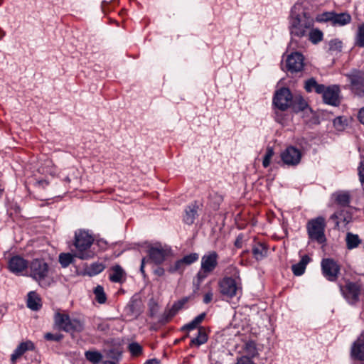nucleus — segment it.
Wrapping results in <instances>:
<instances>
[{"mask_svg":"<svg viewBox=\"0 0 364 364\" xmlns=\"http://www.w3.org/2000/svg\"><path fill=\"white\" fill-rule=\"evenodd\" d=\"M27 306L33 311H38L41 308V299L35 291L28 294Z\"/></svg>","mask_w":364,"mask_h":364,"instance_id":"obj_25","label":"nucleus"},{"mask_svg":"<svg viewBox=\"0 0 364 364\" xmlns=\"http://www.w3.org/2000/svg\"><path fill=\"white\" fill-rule=\"evenodd\" d=\"M159 362L157 359L156 358H154V359H149L148 360H146L144 364H159Z\"/></svg>","mask_w":364,"mask_h":364,"instance_id":"obj_59","label":"nucleus"},{"mask_svg":"<svg viewBox=\"0 0 364 364\" xmlns=\"http://www.w3.org/2000/svg\"><path fill=\"white\" fill-rule=\"evenodd\" d=\"M243 235L242 234H240L238 235V236L237 237L236 240H235V246L237 247V248H241L242 246V242H243Z\"/></svg>","mask_w":364,"mask_h":364,"instance_id":"obj_53","label":"nucleus"},{"mask_svg":"<svg viewBox=\"0 0 364 364\" xmlns=\"http://www.w3.org/2000/svg\"><path fill=\"white\" fill-rule=\"evenodd\" d=\"M360 181L364 184V157L361 159L358 168Z\"/></svg>","mask_w":364,"mask_h":364,"instance_id":"obj_51","label":"nucleus"},{"mask_svg":"<svg viewBox=\"0 0 364 364\" xmlns=\"http://www.w3.org/2000/svg\"><path fill=\"white\" fill-rule=\"evenodd\" d=\"M329 50L333 51H341L342 48V42L338 39H333L328 43Z\"/></svg>","mask_w":364,"mask_h":364,"instance_id":"obj_48","label":"nucleus"},{"mask_svg":"<svg viewBox=\"0 0 364 364\" xmlns=\"http://www.w3.org/2000/svg\"><path fill=\"white\" fill-rule=\"evenodd\" d=\"M128 350L131 355L135 357L141 355L143 352L142 346L136 342H132L129 343L128 346Z\"/></svg>","mask_w":364,"mask_h":364,"instance_id":"obj_39","label":"nucleus"},{"mask_svg":"<svg viewBox=\"0 0 364 364\" xmlns=\"http://www.w3.org/2000/svg\"><path fill=\"white\" fill-rule=\"evenodd\" d=\"M351 16L347 13H334L333 21L332 25L334 26H343L350 23Z\"/></svg>","mask_w":364,"mask_h":364,"instance_id":"obj_24","label":"nucleus"},{"mask_svg":"<svg viewBox=\"0 0 364 364\" xmlns=\"http://www.w3.org/2000/svg\"><path fill=\"white\" fill-rule=\"evenodd\" d=\"M198 206L196 203H191L186 208L183 217V220L186 224L191 225L194 223L198 216Z\"/></svg>","mask_w":364,"mask_h":364,"instance_id":"obj_20","label":"nucleus"},{"mask_svg":"<svg viewBox=\"0 0 364 364\" xmlns=\"http://www.w3.org/2000/svg\"><path fill=\"white\" fill-rule=\"evenodd\" d=\"M304 58L299 52H294L289 55L286 59L287 70L291 73H298L304 68Z\"/></svg>","mask_w":364,"mask_h":364,"instance_id":"obj_12","label":"nucleus"},{"mask_svg":"<svg viewBox=\"0 0 364 364\" xmlns=\"http://www.w3.org/2000/svg\"><path fill=\"white\" fill-rule=\"evenodd\" d=\"M293 95L287 87H282L276 91L273 97V104L282 111L287 110L291 107Z\"/></svg>","mask_w":364,"mask_h":364,"instance_id":"obj_8","label":"nucleus"},{"mask_svg":"<svg viewBox=\"0 0 364 364\" xmlns=\"http://www.w3.org/2000/svg\"><path fill=\"white\" fill-rule=\"evenodd\" d=\"M149 311L150 317H154L158 311H159V305L153 299H151L149 302Z\"/></svg>","mask_w":364,"mask_h":364,"instance_id":"obj_47","label":"nucleus"},{"mask_svg":"<svg viewBox=\"0 0 364 364\" xmlns=\"http://www.w3.org/2000/svg\"><path fill=\"white\" fill-rule=\"evenodd\" d=\"M220 292L223 296L232 298L237 295L239 289L237 283L232 277H224L219 282Z\"/></svg>","mask_w":364,"mask_h":364,"instance_id":"obj_13","label":"nucleus"},{"mask_svg":"<svg viewBox=\"0 0 364 364\" xmlns=\"http://www.w3.org/2000/svg\"><path fill=\"white\" fill-rule=\"evenodd\" d=\"M326 227V219L318 216L309 220L306 223V231L309 239L319 245H325L327 239L325 235Z\"/></svg>","mask_w":364,"mask_h":364,"instance_id":"obj_4","label":"nucleus"},{"mask_svg":"<svg viewBox=\"0 0 364 364\" xmlns=\"http://www.w3.org/2000/svg\"><path fill=\"white\" fill-rule=\"evenodd\" d=\"M28 261L19 255L13 256L8 262V269L16 275L21 274L27 269H28Z\"/></svg>","mask_w":364,"mask_h":364,"instance_id":"obj_14","label":"nucleus"},{"mask_svg":"<svg viewBox=\"0 0 364 364\" xmlns=\"http://www.w3.org/2000/svg\"><path fill=\"white\" fill-rule=\"evenodd\" d=\"M29 276L41 287L47 288L53 282L52 269L43 259H34L28 266Z\"/></svg>","mask_w":364,"mask_h":364,"instance_id":"obj_2","label":"nucleus"},{"mask_svg":"<svg viewBox=\"0 0 364 364\" xmlns=\"http://www.w3.org/2000/svg\"><path fill=\"white\" fill-rule=\"evenodd\" d=\"M33 349L34 344L33 342L28 341L21 343L11 355V361L12 364H14L16 360L20 358L26 350Z\"/></svg>","mask_w":364,"mask_h":364,"instance_id":"obj_19","label":"nucleus"},{"mask_svg":"<svg viewBox=\"0 0 364 364\" xmlns=\"http://www.w3.org/2000/svg\"><path fill=\"white\" fill-rule=\"evenodd\" d=\"M252 252L253 257L256 260H257V261L262 260L263 258H264L267 256V247L263 243L257 242L252 247Z\"/></svg>","mask_w":364,"mask_h":364,"instance_id":"obj_26","label":"nucleus"},{"mask_svg":"<svg viewBox=\"0 0 364 364\" xmlns=\"http://www.w3.org/2000/svg\"><path fill=\"white\" fill-rule=\"evenodd\" d=\"M308 39L313 44H318L319 42L322 41L323 38V32L318 28H311L307 35Z\"/></svg>","mask_w":364,"mask_h":364,"instance_id":"obj_32","label":"nucleus"},{"mask_svg":"<svg viewBox=\"0 0 364 364\" xmlns=\"http://www.w3.org/2000/svg\"><path fill=\"white\" fill-rule=\"evenodd\" d=\"M358 119L359 122L364 125V107L359 110L358 114Z\"/></svg>","mask_w":364,"mask_h":364,"instance_id":"obj_56","label":"nucleus"},{"mask_svg":"<svg viewBox=\"0 0 364 364\" xmlns=\"http://www.w3.org/2000/svg\"><path fill=\"white\" fill-rule=\"evenodd\" d=\"M5 36V32L0 28V40Z\"/></svg>","mask_w":364,"mask_h":364,"instance_id":"obj_62","label":"nucleus"},{"mask_svg":"<svg viewBox=\"0 0 364 364\" xmlns=\"http://www.w3.org/2000/svg\"><path fill=\"white\" fill-rule=\"evenodd\" d=\"M235 364H255L250 358L248 356H242L237 360Z\"/></svg>","mask_w":364,"mask_h":364,"instance_id":"obj_52","label":"nucleus"},{"mask_svg":"<svg viewBox=\"0 0 364 364\" xmlns=\"http://www.w3.org/2000/svg\"><path fill=\"white\" fill-rule=\"evenodd\" d=\"M54 323L59 329L68 333L82 332L84 323L79 319H71L68 314L56 312L54 315Z\"/></svg>","mask_w":364,"mask_h":364,"instance_id":"obj_6","label":"nucleus"},{"mask_svg":"<svg viewBox=\"0 0 364 364\" xmlns=\"http://www.w3.org/2000/svg\"><path fill=\"white\" fill-rule=\"evenodd\" d=\"M94 242L93 237L85 230H80L75 232L74 245L76 248L75 257L80 259H90L94 257V252L90 247Z\"/></svg>","mask_w":364,"mask_h":364,"instance_id":"obj_3","label":"nucleus"},{"mask_svg":"<svg viewBox=\"0 0 364 364\" xmlns=\"http://www.w3.org/2000/svg\"><path fill=\"white\" fill-rule=\"evenodd\" d=\"M164 269L162 268V267H157L155 270H154V274L157 276H163L164 274Z\"/></svg>","mask_w":364,"mask_h":364,"instance_id":"obj_57","label":"nucleus"},{"mask_svg":"<svg viewBox=\"0 0 364 364\" xmlns=\"http://www.w3.org/2000/svg\"><path fill=\"white\" fill-rule=\"evenodd\" d=\"M63 338V335L61 333H46L44 335V338L47 341H60Z\"/></svg>","mask_w":364,"mask_h":364,"instance_id":"obj_49","label":"nucleus"},{"mask_svg":"<svg viewBox=\"0 0 364 364\" xmlns=\"http://www.w3.org/2000/svg\"><path fill=\"white\" fill-rule=\"evenodd\" d=\"M210 274L209 272H205L204 269H200L197 273L196 279L193 281V284L196 286V289L198 290L202 282Z\"/></svg>","mask_w":364,"mask_h":364,"instance_id":"obj_40","label":"nucleus"},{"mask_svg":"<svg viewBox=\"0 0 364 364\" xmlns=\"http://www.w3.org/2000/svg\"><path fill=\"white\" fill-rule=\"evenodd\" d=\"M323 84H318L314 78L311 77L305 82L304 88L308 92L314 90L316 93L319 94L323 92Z\"/></svg>","mask_w":364,"mask_h":364,"instance_id":"obj_29","label":"nucleus"},{"mask_svg":"<svg viewBox=\"0 0 364 364\" xmlns=\"http://www.w3.org/2000/svg\"><path fill=\"white\" fill-rule=\"evenodd\" d=\"M38 183L39 184L42 185L43 186H44L45 185L46 186L48 185V182L46 181H39Z\"/></svg>","mask_w":364,"mask_h":364,"instance_id":"obj_61","label":"nucleus"},{"mask_svg":"<svg viewBox=\"0 0 364 364\" xmlns=\"http://www.w3.org/2000/svg\"><path fill=\"white\" fill-rule=\"evenodd\" d=\"M105 267L102 263L94 262L91 264L89 267H87L85 269V272L86 274L92 277L102 272L105 269Z\"/></svg>","mask_w":364,"mask_h":364,"instance_id":"obj_33","label":"nucleus"},{"mask_svg":"<svg viewBox=\"0 0 364 364\" xmlns=\"http://www.w3.org/2000/svg\"><path fill=\"white\" fill-rule=\"evenodd\" d=\"M350 357L354 360L364 362V332L352 343Z\"/></svg>","mask_w":364,"mask_h":364,"instance_id":"obj_15","label":"nucleus"},{"mask_svg":"<svg viewBox=\"0 0 364 364\" xmlns=\"http://www.w3.org/2000/svg\"><path fill=\"white\" fill-rule=\"evenodd\" d=\"M333 124L337 130L341 131L347 125V120L343 117H338L333 119Z\"/></svg>","mask_w":364,"mask_h":364,"instance_id":"obj_43","label":"nucleus"},{"mask_svg":"<svg viewBox=\"0 0 364 364\" xmlns=\"http://www.w3.org/2000/svg\"><path fill=\"white\" fill-rule=\"evenodd\" d=\"M111 272L109 276V280L116 283L122 282L123 277L125 276L124 269L119 265L117 264L111 268Z\"/></svg>","mask_w":364,"mask_h":364,"instance_id":"obj_27","label":"nucleus"},{"mask_svg":"<svg viewBox=\"0 0 364 364\" xmlns=\"http://www.w3.org/2000/svg\"><path fill=\"white\" fill-rule=\"evenodd\" d=\"M122 352L119 348H112L107 351L106 356L112 361L119 362L122 358Z\"/></svg>","mask_w":364,"mask_h":364,"instance_id":"obj_38","label":"nucleus"},{"mask_svg":"<svg viewBox=\"0 0 364 364\" xmlns=\"http://www.w3.org/2000/svg\"><path fill=\"white\" fill-rule=\"evenodd\" d=\"M117 362L105 360L103 362V364H117Z\"/></svg>","mask_w":364,"mask_h":364,"instance_id":"obj_60","label":"nucleus"},{"mask_svg":"<svg viewBox=\"0 0 364 364\" xmlns=\"http://www.w3.org/2000/svg\"><path fill=\"white\" fill-rule=\"evenodd\" d=\"M340 92L339 86L333 85L328 87L323 85V90L321 94H322L324 103L332 106H338L341 103Z\"/></svg>","mask_w":364,"mask_h":364,"instance_id":"obj_10","label":"nucleus"},{"mask_svg":"<svg viewBox=\"0 0 364 364\" xmlns=\"http://www.w3.org/2000/svg\"><path fill=\"white\" fill-rule=\"evenodd\" d=\"M306 2L299 0L291 9L289 18V31L291 43H297V41L307 37L308 33L314 27V19L306 11Z\"/></svg>","mask_w":364,"mask_h":364,"instance_id":"obj_1","label":"nucleus"},{"mask_svg":"<svg viewBox=\"0 0 364 364\" xmlns=\"http://www.w3.org/2000/svg\"><path fill=\"white\" fill-rule=\"evenodd\" d=\"M346 247L348 250L356 248L361 244L362 240L358 235L352 232H348L346 237Z\"/></svg>","mask_w":364,"mask_h":364,"instance_id":"obj_30","label":"nucleus"},{"mask_svg":"<svg viewBox=\"0 0 364 364\" xmlns=\"http://www.w3.org/2000/svg\"><path fill=\"white\" fill-rule=\"evenodd\" d=\"M94 294L95 299L99 304H105L107 301V296L104 291V288L101 285H97L94 289Z\"/></svg>","mask_w":364,"mask_h":364,"instance_id":"obj_37","label":"nucleus"},{"mask_svg":"<svg viewBox=\"0 0 364 364\" xmlns=\"http://www.w3.org/2000/svg\"><path fill=\"white\" fill-rule=\"evenodd\" d=\"M200 327V325L195 321L194 319H193L191 322H189L188 323L184 325L183 327H182V331H191V330H193V329H198V328Z\"/></svg>","mask_w":364,"mask_h":364,"instance_id":"obj_50","label":"nucleus"},{"mask_svg":"<svg viewBox=\"0 0 364 364\" xmlns=\"http://www.w3.org/2000/svg\"><path fill=\"white\" fill-rule=\"evenodd\" d=\"M330 220L335 223L336 228H338L341 223H343L344 225H348L352 220V214L350 211L342 209L333 213Z\"/></svg>","mask_w":364,"mask_h":364,"instance_id":"obj_18","label":"nucleus"},{"mask_svg":"<svg viewBox=\"0 0 364 364\" xmlns=\"http://www.w3.org/2000/svg\"><path fill=\"white\" fill-rule=\"evenodd\" d=\"M144 265H145V258H143L141 259V264L140 267V272L143 274L144 277H145V272H144Z\"/></svg>","mask_w":364,"mask_h":364,"instance_id":"obj_58","label":"nucleus"},{"mask_svg":"<svg viewBox=\"0 0 364 364\" xmlns=\"http://www.w3.org/2000/svg\"><path fill=\"white\" fill-rule=\"evenodd\" d=\"M346 76L350 82L352 92L358 97H364V72L355 69Z\"/></svg>","mask_w":364,"mask_h":364,"instance_id":"obj_7","label":"nucleus"},{"mask_svg":"<svg viewBox=\"0 0 364 364\" xmlns=\"http://www.w3.org/2000/svg\"><path fill=\"white\" fill-rule=\"evenodd\" d=\"M205 316L206 313L203 312L200 314L198 315L196 317H195L193 319L200 325V323L205 319Z\"/></svg>","mask_w":364,"mask_h":364,"instance_id":"obj_55","label":"nucleus"},{"mask_svg":"<svg viewBox=\"0 0 364 364\" xmlns=\"http://www.w3.org/2000/svg\"><path fill=\"white\" fill-rule=\"evenodd\" d=\"M310 260L311 259L308 255H304L298 263L291 266L293 274L295 276L302 275L304 273L306 265L309 264Z\"/></svg>","mask_w":364,"mask_h":364,"instance_id":"obj_23","label":"nucleus"},{"mask_svg":"<svg viewBox=\"0 0 364 364\" xmlns=\"http://www.w3.org/2000/svg\"><path fill=\"white\" fill-rule=\"evenodd\" d=\"M183 303L179 301L177 304H174L171 309L166 311L161 318H160L159 321L163 323H166L170 321V319L175 316L177 311L181 308Z\"/></svg>","mask_w":364,"mask_h":364,"instance_id":"obj_28","label":"nucleus"},{"mask_svg":"<svg viewBox=\"0 0 364 364\" xmlns=\"http://www.w3.org/2000/svg\"><path fill=\"white\" fill-rule=\"evenodd\" d=\"M321 270L323 275L330 282H336L340 274V265L331 258H324L322 259Z\"/></svg>","mask_w":364,"mask_h":364,"instance_id":"obj_9","label":"nucleus"},{"mask_svg":"<svg viewBox=\"0 0 364 364\" xmlns=\"http://www.w3.org/2000/svg\"><path fill=\"white\" fill-rule=\"evenodd\" d=\"M85 356L87 360L94 364L99 363L103 358L102 353L97 350H87L85 353Z\"/></svg>","mask_w":364,"mask_h":364,"instance_id":"obj_35","label":"nucleus"},{"mask_svg":"<svg viewBox=\"0 0 364 364\" xmlns=\"http://www.w3.org/2000/svg\"><path fill=\"white\" fill-rule=\"evenodd\" d=\"M335 202L341 207L346 208L349 206L351 196L348 191H340L333 194Z\"/></svg>","mask_w":364,"mask_h":364,"instance_id":"obj_21","label":"nucleus"},{"mask_svg":"<svg viewBox=\"0 0 364 364\" xmlns=\"http://www.w3.org/2000/svg\"><path fill=\"white\" fill-rule=\"evenodd\" d=\"M1 3H2V0H0V5L1 4Z\"/></svg>","mask_w":364,"mask_h":364,"instance_id":"obj_63","label":"nucleus"},{"mask_svg":"<svg viewBox=\"0 0 364 364\" xmlns=\"http://www.w3.org/2000/svg\"><path fill=\"white\" fill-rule=\"evenodd\" d=\"M207 341L208 334L206 329L203 326H200L198 329L196 336L191 338L190 346L199 347L200 346L206 343Z\"/></svg>","mask_w":364,"mask_h":364,"instance_id":"obj_22","label":"nucleus"},{"mask_svg":"<svg viewBox=\"0 0 364 364\" xmlns=\"http://www.w3.org/2000/svg\"><path fill=\"white\" fill-rule=\"evenodd\" d=\"M281 159L285 165L296 166L301 161V152L294 146H289L281 153Z\"/></svg>","mask_w":364,"mask_h":364,"instance_id":"obj_11","label":"nucleus"},{"mask_svg":"<svg viewBox=\"0 0 364 364\" xmlns=\"http://www.w3.org/2000/svg\"><path fill=\"white\" fill-rule=\"evenodd\" d=\"M274 154V149L272 146H267L266 153L262 161V166L267 168L269 166L271 159Z\"/></svg>","mask_w":364,"mask_h":364,"instance_id":"obj_42","label":"nucleus"},{"mask_svg":"<svg viewBox=\"0 0 364 364\" xmlns=\"http://www.w3.org/2000/svg\"><path fill=\"white\" fill-rule=\"evenodd\" d=\"M335 12H324L320 16H318L316 18L317 21L322 22V21H329L333 23V16Z\"/></svg>","mask_w":364,"mask_h":364,"instance_id":"obj_46","label":"nucleus"},{"mask_svg":"<svg viewBox=\"0 0 364 364\" xmlns=\"http://www.w3.org/2000/svg\"><path fill=\"white\" fill-rule=\"evenodd\" d=\"M292 101L291 107L296 112L304 110L308 106L306 102L300 95L293 96Z\"/></svg>","mask_w":364,"mask_h":364,"instance_id":"obj_31","label":"nucleus"},{"mask_svg":"<svg viewBox=\"0 0 364 364\" xmlns=\"http://www.w3.org/2000/svg\"><path fill=\"white\" fill-rule=\"evenodd\" d=\"M245 350L249 355L254 357L257 354L256 344L253 341L246 343Z\"/></svg>","mask_w":364,"mask_h":364,"instance_id":"obj_45","label":"nucleus"},{"mask_svg":"<svg viewBox=\"0 0 364 364\" xmlns=\"http://www.w3.org/2000/svg\"><path fill=\"white\" fill-rule=\"evenodd\" d=\"M213 294L211 291L206 293L203 297V302L205 304L210 303L213 299Z\"/></svg>","mask_w":364,"mask_h":364,"instance_id":"obj_54","label":"nucleus"},{"mask_svg":"<svg viewBox=\"0 0 364 364\" xmlns=\"http://www.w3.org/2000/svg\"><path fill=\"white\" fill-rule=\"evenodd\" d=\"M340 292L346 301L350 306H355L360 301V297L363 288L360 282H353L349 279L345 284H338Z\"/></svg>","mask_w":364,"mask_h":364,"instance_id":"obj_5","label":"nucleus"},{"mask_svg":"<svg viewBox=\"0 0 364 364\" xmlns=\"http://www.w3.org/2000/svg\"><path fill=\"white\" fill-rule=\"evenodd\" d=\"M199 258V255L198 253H191L189 255H185L182 259L183 264L186 265H190L195 262H196Z\"/></svg>","mask_w":364,"mask_h":364,"instance_id":"obj_44","label":"nucleus"},{"mask_svg":"<svg viewBox=\"0 0 364 364\" xmlns=\"http://www.w3.org/2000/svg\"><path fill=\"white\" fill-rule=\"evenodd\" d=\"M74 255L70 253H61L59 255V262L60 265L65 268L74 262Z\"/></svg>","mask_w":364,"mask_h":364,"instance_id":"obj_36","label":"nucleus"},{"mask_svg":"<svg viewBox=\"0 0 364 364\" xmlns=\"http://www.w3.org/2000/svg\"><path fill=\"white\" fill-rule=\"evenodd\" d=\"M186 268V264H183L182 259L177 260L173 265L169 267L168 271L171 273L178 272L179 274H182Z\"/></svg>","mask_w":364,"mask_h":364,"instance_id":"obj_41","label":"nucleus"},{"mask_svg":"<svg viewBox=\"0 0 364 364\" xmlns=\"http://www.w3.org/2000/svg\"><path fill=\"white\" fill-rule=\"evenodd\" d=\"M354 44L359 48H364V23L359 24L357 28Z\"/></svg>","mask_w":364,"mask_h":364,"instance_id":"obj_34","label":"nucleus"},{"mask_svg":"<svg viewBox=\"0 0 364 364\" xmlns=\"http://www.w3.org/2000/svg\"><path fill=\"white\" fill-rule=\"evenodd\" d=\"M171 255V250L163 247H152L149 250L150 259L156 264H162Z\"/></svg>","mask_w":364,"mask_h":364,"instance_id":"obj_16","label":"nucleus"},{"mask_svg":"<svg viewBox=\"0 0 364 364\" xmlns=\"http://www.w3.org/2000/svg\"><path fill=\"white\" fill-rule=\"evenodd\" d=\"M218 255L215 251L204 255L201 258V269L211 273L218 266Z\"/></svg>","mask_w":364,"mask_h":364,"instance_id":"obj_17","label":"nucleus"}]
</instances>
